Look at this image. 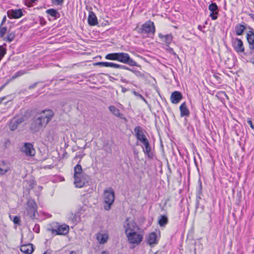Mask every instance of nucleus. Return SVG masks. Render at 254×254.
Masks as SVG:
<instances>
[{
    "mask_svg": "<svg viewBox=\"0 0 254 254\" xmlns=\"http://www.w3.org/2000/svg\"><path fill=\"white\" fill-rule=\"evenodd\" d=\"M38 115L39 116L34 120L31 125V129L34 132H38L46 127L52 119L54 113L52 110L48 109L42 110Z\"/></svg>",
    "mask_w": 254,
    "mask_h": 254,
    "instance_id": "1",
    "label": "nucleus"
},
{
    "mask_svg": "<svg viewBox=\"0 0 254 254\" xmlns=\"http://www.w3.org/2000/svg\"><path fill=\"white\" fill-rule=\"evenodd\" d=\"M89 176L82 171L81 166L77 164L74 168V184L76 188H82L89 179Z\"/></svg>",
    "mask_w": 254,
    "mask_h": 254,
    "instance_id": "2",
    "label": "nucleus"
},
{
    "mask_svg": "<svg viewBox=\"0 0 254 254\" xmlns=\"http://www.w3.org/2000/svg\"><path fill=\"white\" fill-rule=\"evenodd\" d=\"M115 200V193L111 188H108L104 190V202L105 204L104 208L106 210H109Z\"/></svg>",
    "mask_w": 254,
    "mask_h": 254,
    "instance_id": "3",
    "label": "nucleus"
},
{
    "mask_svg": "<svg viewBox=\"0 0 254 254\" xmlns=\"http://www.w3.org/2000/svg\"><path fill=\"white\" fill-rule=\"evenodd\" d=\"M52 234L56 235H65L69 231V227L67 225H60L58 223L54 222L52 224V228L48 229Z\"/></svg>",
    "mask_w": 254,
    "mask_h": 254,
    "instance_id": "4",
    "label": "nucleus"
},
{
    "mask_svg": "<svg viewBox=\"0 0 254 254\" xmlns=\"http://www.w3.org/2000/svg\"><path fill=\"white\" fill-rule=\"evenodd\" d=\"M27 215L32 219L36 218L38 214L37 205L35 201L31 198L27 200L26 207Z\"/></svg>",
    "mask_w": 254,
    "mask_h": 254,
    "instance_id": "5",
    "label": "nucleus"
},
{
    "mask_svg": "<svg viewBox=\"0 0 254 254\" xmlns=\"http://www.w3.org/2000/svg\"><path fill=\"white\" fill-rule=\"evenodd\" d=\"M117 61L121 63L128 64L130 66H136V63L130 58L129 55L126 53H118Z\"/></svg>",
    "mask_w": 254,
    "mask_h": 254,
    "instance_id": "6",
    "label": "nucleus"
},
{
    "mask_svg": "<svg viewBox=\"0 0 254 254\" xmlns=\"http://www.w3.org/2000/svg\"><path fill=\"white\" fill-rule=\"evenodd\" d=\"M140 30L142 33L153 35L155 32V27L153 22L148 20L142 25Z\"/></svg>",
    "mask_w": 254,
    "mask_h": 254,
    "instance_id": "7",
    "label": "nucleus"
},
{
    "mask_svg": "<svg viewBox=\"0 0 254 254\" xmlns=\"http://www.w3.org/2000/svg\"><path fill=\"white\" fill-rule=\"evenodd\" d=\"M128 242L130 244L138 245L142 241L143 235L136 232L128 233L126 235Z\"/></svg>",
    "mask_w": 254,
    "mask_h": 254,
    "instance_id": "8",
    "label": "nucleus"
},
{
    "mask_svg": "<svg viewBox=\"0 0 254 254\" xmlns=\"http://www.w3.org/2000/svg\"><path fill=\"white\" fill-rule=\"evenodd\" d=\"M126 235L132 232H136L139 230L137 224L133 221H129L128 219L126 220L124 224Z\"/></svg>",
    "mask_w": 254,
    "mask_h": 254,
    "instance_id": "9",
    "label": "nucleus"
},
{
    "mask_svg": "<svg viewBox=\"0 0 254 254\" xmlns=\"http://www.w3.org/2000/svg\"><path fill=\"white\" fill-rule=\"evenodd\" d=\"M21 151L24 153L26 156H34L35 155V150L33 147V145L30 143H25L24 145L21 148Z\"/></svg>",
    "mask_w": 254,
    "mask_h": 254,
    "instance_id": "10",
    "label": "nucleus"
},
{
    "mask_svg": "<svg viewBox=\"0 0 254 254\" xmlns=\"http://www.w3.org/2000/svg\"><path fill=\"white\" fill-rule=\"evenodd\" d=\"M134 135L138 140L142 143L148 139L144 134L145 131L140 127H136L134 129Z\"/></svg>",
    "mask_w": 254,
    "mask_h": 254,
    "instance_id": "11",
    "label": "nucleus"
},
{
    "mask_svg": "<svg viewBox=\"0 0 254 254\" xmlns=\"http://www.w3.org/2000/svg\"><path fill=\"white\" fill-rule=\"evenodd\" d=\"M249 30L247 31L246 38L249 44L250 49L254 50V30L249 27Z\"/></svg>",
    "mask_w": 254,
    "mask_h": 254,
    "instance_id": "12",
    "label": "nucleus"
},
{
    "mask_svg": "<svg viewBox=\"0 0 254 254\" xmlns=\"http://www.w3.org/2000/svg\"><path fill=\"white\" fill-rule=\"evenodd\" d=\"M233 47L238 53H243L245 51V48L243 41L237 38L233 41Z\"/></svg>",
    "mask_w": 254,
    "mask_h": 254,
    "instance_id": "13",
    "label": "nucleus"
},
{
    "mask_svg": "<svg viewBox=\"0 0 254 254\" xmlns=\"http://www.w3.org/2000/svg\"><path fill=\"white\" fill-rule=\"evenodd\" d=\"M158 37L160 39L161 42L165 45L166 46L169 47L173 41V36L172 34L163 35L162 33L158 34Z\"/></svg>",
    "mask_w": 254,
    "mask_h": 254,
    "instance_id": "14",
    "label": "nucleus"
},
{
    "mask_svg": "<svg viewBox=\"0 0 254 254\" xmlns=\"http://www.w3.org/2000/svg\"><path fill=\"white\" fill-rule=\"evenodd\" d=\"M209 10L211 11L210 17L212 20H216L217 18L218 12V6L215 3H211L208 7Z\"/></svg>",
    "mask_w": 254,
    "mask_h": 254,
    "instance_id": "15",
    "label": "nucleus"
},
{
    "mask_svg": "<svg viewBox=\"0 0 254 254\" xmlns=\"http://www.w3.org/2000/svg\"><path fill=\"white\" fill-rule=\"evenodd\" d=\"M20 250L22 254H31L34 251L33 245L32 244L23 245Z\"/></svg>",
    "mask_w": 254,
    "mask_h": 254,
    "instance_id": "16",
    "label": "nucleus"
},
{
    "mask_svg": "<svg viewBox=\"0 0 254 254\" xmlns=\"http://www.w3.org/2000/svg\"><path fill=\"white\" fill-rule=\"evenodd\" d=\"M96 238L100 244H104L107 242L109 236L106 233L99 232L96 234Z\"/></svg>",
    "mask_w": 254,
    "mask_h": 254,
    "instance_id": "17",
    "label": "nucleus"
},
{
    "mask_svg": "<svg viewBox=\"0 0 254 254\" xmlns=\"http://www.w3.org/2000/svg\"><path fill=\"white\" fill-rule=\"evenodd\" d=\"M21 115H18V118L17 119V124H20L26 120L30 116L29 112L25 110L21 111Z\"/></svg>",
    "mask_w": 254,
    "mask_h": 254,
    "instance_id": "18",
    "label": "nucleus"
},
{
    "mask_svg": "<svg viewBox=\"0 0 254 254\" xmlns=\"http://www.w3.org/2000/svg\"><path fill=\"white\" fill-rule=\"evenodd\" d=\"M88 22L90 26H95L98 24L97 17L93 11L89 12Z\"/></svg>",
    "mask_w": 254,
    "mask_h": 254,
    "instance_id": "19",
    "label": "nucleus"
},
{
    "mask_svg": "<svg viewBox=\"0 0 254 254\" xmlns=\"http://www.w3.org/2000/svg\"><path fill=\"white\" fill-rule=\"evenodd\" d=\"M180 110L181 112V116L184 117H188L190 115V111L188 109L186 103L184 102L180 107Z\"/></svg>",
    "mask_w": 254,
    "mask_h": 254,
    "instance_id": "20",
    "label": "nucleus"
},
{
    "mask_svg": "<svg viewBox=\"0 0 254 254\" xmlns=\"http://www.w3.org/2000/svg\"><path fill=\"white\" fill-rule=\"evenodd\" d=\"M110 111L115 116L119 117L121 119H124V115L121 114L120 110L114 106H110L109 107Z\"/></svg>",
    "mask_w": 254,
    "mask_h": 254,
    "instance_id": "21",
    "label": "nucleus"
},
{
    "mask_svg": "<svg viewBox=\"0 0 254 254\" xmlns=\"http://www.w3.org/2000/svg\"><path fill=\"white\" fill-rule=\"evenodd\" d=\"M202 186L200 183L199 187L197 189L196 199V208H197L199 204V200L201 199L202 196Z\"/></svg>",
    "mask_w": 254,
    "mask_h": 254,
    "instance_id": "22",
    "label": "nucleus"
},
{
    "mask_svg": "<svg viewBox=\"0 0 254 254\" xmlns=\"http://www.w3.org/2000/svg\"><path fill=\"white\" fill-rule=\"evenodd\" d=\"M148 243L152 245L157 243V236L155 232L150 233L148 238Z\"/></svg>",
    "mask_w": 254,
    "mask_h": 254,
    "instance_id": "23",
    "label": "nucleus"
},
{
    "mask_svg": "<svg viewBox=\"0 0 254 254\" xmlns=\"http://www.w3.org/2000/svg\"><path fill=\"white\" fill-rule=\"evenodd\" d=\"M246 27L244 24H238L235 26V32L237 35H241L246 29Z\"/></svg>",
    "mask_w": 254,
    "mask_h": 254,
    "instance_id": "24",
    "label": "nucleus"
},
{
    "mask_svg": "<svg viewBox=\"0 0 254 254\" xmlns=\"http://www.w3.org/2000/svg\"><path fill=\"white\" fill-rule=\"evenodd\" d=\"M168 222V217L166 215H161L158 219V224L160 227L165 226Z\"/></svg>",
    "mask_w": 254,
    "mask_h": 254,
    "instance_id": "25",
    "label": "nucleus"
},
{
    "mask_svg": "<svg viewBox=\"0 0 254 254\" xmlns=\"http://www.w3.org/2000/svg\"><path fill=\"white\" fill-rule=\"evenodd\" d=\"M7 126L9 129L14 131L16 129V118L14 117L10 121L7 123Z\"/></svg>",
    "mask_w": 254,
    "mask_h": 254,
    "instance_id": "26",
    "label": "nucleus"
},
{
    "mask_svg": "<svg viewBox=\"0 0 254 254\" xmlns=\"http://www.w3.org/2000/svg\"><path fill=\"white\" fill-rule=\"evenodd\" d=\"M8 171V167L5 165L4 161L0 164V174L3 175Z\"/></svg>",
    "mask_w": 254,
    "mask_h": 254,
    "instance_id": "27",
    "label": "nucleus"
},
{
    "mask_svg": "<svg viewBox=\"0 0 254 254\" xmlns=\"http://www.w3.org/2000/svg\"><path fill=\"white\" fill-rule=\"evenodd\" d=\"M118 53H113L107 54L105 59L108 60L117 61Z\"/></svg>",
    "mask_w": 254,
    "mask_h": 254,
    "instance_id": "28",
    "label": "nucleus"
},
{
    "mask_svg": "<svg viewBox=\"0 0 254 254\" xmlns=\"http://www.w3.org/2000/svg\"><path fill=\"white\" fill-rule=\"evenodd\" d=\"M143 152L147 156V157L150 158L152 159L153 157V153L151 152V149L150 145L147 147H146V148H143Z\"/></svg>",
    "mask_w": 254,
    "mask_h": 254,
    "instance_id": "29",
    "label": "nucleus"
},
{
    "mask_svg": "<svg viewBox=\"0 0 254 254\" xmlns=\"http://www.w3.org/2000/svg\"><path fill=\"white\" fill-rule=\"evenodd\" d=\"M183 96H171V101L174 104L178 103L182 99Z\"/></svg>",
    "mask_w": 254,
    "mask_h": 254,
    "instance_id": "30",
    "label": "nucleus"
},
{
    "mask_svg": "<svg viewBox=\"0 0 254 254\" xmlns=\"http://www.w3.org/2000/svg\"><path fill=\"white\" fill-rule=\"evenodd\" d=\"M47 13L52 17H57L58 14L57 11L54 9H49L47 10Z\"/></svg>",
    "mask_w": 254,
    "mask_h": 254,
    "instance_id": "31",
    "label": "nucleus"
},
{
    "mask_svg": "<svg viewBox=\"0 0 254 254\" xmlns=\"http://www.w3.org/2000/svg\"><path fill=\"white\" fill-rule=\"evenodd\" d=\"M7 16L9 18H16V9L7 11Z\"/></svg>",
    "mask_w": 254,
    "mask_h": 254,
    "instance_id": "32",
    "label": "nucleus"
},
{
    "mask_svg": "<svg viewBox=\"0 0 254 254\" xmlns=\"http://www.w3.org/2000/svg\"><path fill=\"white\" fill-rule=\"evenodd\" d=\"M2 25L0 26V37L2 38L5 35L7 31V28L6 27H2Z\"/></svg>",
    "mask_w": 254,
    "mask_h": 254,
    "instance_id": "33",
    "label": "nucleus"
},
{
    "mask_svg": "<svg viewBox=\"0 0 254 254\" xmlns=\"http://www.w3.org/2000/svg\"><path fill=\"white\" fill-rule=\"evenodd\" d=\"M12 213H13L12 211H11L10 213H9V216L10 219L13 221L14 224V228H16V215H13Z\"/></svg>",
    "mask_w": 254,
    "mask_h": 254,
    "instance_id": "34",
    "label": "nucleus"
},
{
    "mask_svg": "<svg viewBox=\"0 0 254 254\" xmlns=\"http://www.w3.org/2000/svg\"><path fill=\"white\" fill-rule=\"evenodd\" d=\"M5 54V51L4 48L2 46H0V61L4 56Z\"/></svg>",
    "mask_w": 254,
    "mask_h": 254,
    "instance_id": "35",
    "label": "nucleus"
},
{
    "mask_svg": "<svg viewBox=\"0 0 254 254\" xmlns=\"http://www.w3.org/2000/svg\"><path fill=\"white\" fill-rule=\"evenodd\" d=\"M156 81L154 79H152V87L153 88V89L154 90H155L156 93L157 94H158L159 95H160V93L158 90V88H157V87L156 86Z\"/></svg>",
    "mask_w": 254,
    "mask_h": 254,
    "instance_id": "36",
    "label": "nucleus"
},
{
    "mask_svg": "<svg viewBox=\"0 0 254 254\" xmlns=\"http://www.w3.org/2000/svg\"><path fill=\"white\" fill-rule=\"evenodd\" d=\"M23 11H24V10H23L22 9H17V19L23 16Z\"/></svg>",
    "mask_w": 254,
    "mask_h": 254,
    "instance_id": "37",
    "label": "nucleus"
},
{
    "mask_svg": "<svg viewBox=\"0 0 254 254\" xmlns=\"http://www.w3.org/2000/svg\"><path fill=\"white\" fill-rule=\"evenodd\" d=\"M116 68H121V69H126V70H130L129 68H128V67L126 66V65H121V64H117V65H116Z\"/></svg>",
    "mask_w": 254,
    "mask_h": 254,
    "instance_id": "38",
    "label": "nucleus"
},
{
    "mask_svg": "<svg viewBox=\"0 0 254 254\" xmlns=\"http://www.w3.org/2000/svg\"><path fill=\"white\" fill-rule=\"evenodd\" d=\"M69 218L71 219L72 222H75L77 221L76 215H73L72 213L69 214Z\"/></svg>",
    "mask_w": 254,
    "mask_h": 254,
    "instance_id": "39",
    "label": "nucleus"
},
{
    "mask_svg": "<svg viewBox=\"0 0 254 254\" xmlns=\"http://www.w3.org/2000/svg\"><path fill=\"white\" fill-rule=\"evenodd\" d=\"M96 64L102 67H108V62H98Z\"/></svg>",
    "mask_w": 254,
    "mask_h": 254,
    "instance_id": "40",
    "label": "nucleus"
},
{
    "mask_svg": "<svg viewBox=\"0 0 254 254\" xmlns=\"http://www.w3.org/2000/svg\"><path fill=\"white\" fill-rule=\"evenodd\" d=\"M14 37L15 35L14 34L11 33L9 34L6 37L7 40L9 42H11L14 39Z\"/></svg>",
    "mask_w": 254,
    "mask_h": 254,
    "instance_id": "41",
    "label": "nucleus"
},
{
    "mask_svg": "<svg viewBox=\"0 0 254 254\" xmlns=\"http://www.w3.org/2000/svg\"><path fill=\"white\" fill-rule=\"evenodd\" d=\"M52 2L57 5H61L64 0H51Z\"/></svg>",
    "mask_w": 254,
    "mask_h": 254,
    "instance_id": "42",
    "label": "nucleus"
},
{
    "mask_svg": "<svg viewBox=\"0 0 254 254\" xmlns=\"http://www.w3.org/2000/svg\"><path fill=\"white\" fill-rule=\"evenodd\" d=\"M116 65H117V64H115V63H113L108 62V67H113V68H116Z\"/></svg>",
    "mask_w": 254,
    "mask_h": 254,
    "instance_id": "43",
    "label": "nucleus"
},
{
    "mask_svg": "<svg viewBox=\"0 0 254 254\" xmlns=\"http://www.w3.org/2000/svg\"><path fill=\"white\" fill-rule=\"evenodd\" d=\"M142 143L144 146L145 148H146V147H147L150 145L148 140H147L146 141L142 142Z\"/></svg>",
    "mask_w": 254,
    "mask_h": 254,
    "instance_id": "44",
    "label": "nucleus"
},
{
    "mask_svg": "<svg viewBox=\"0 0 254 254\" xmlns=\"http://www.w3.org/2000/svg\"><path fill=\"white\" fill-rule=\"evenodd\" d=\"M248 124L252 128V129H254V126L253 124V122L252 121L249 119L248 121Z\"/></svg>",
    "mask_w": 254,
    "mask_h": 254,
    "instance_id": "45",
    "label": "nucleus"
},
{
    "mask_svg": "<svg viewBox=\"0 0 254 254\" xmlns=\"http://www.w3.org/2000/svg\"><path fill=\"white\" fill-rule=\"evenodd\" d=\"M34 231L36 233H39L40 231V228L39 226H35L33 229Z\"/></svg>",
    "mask_w": 254,
    "mask_h": 254,
    "instance_id": "46",
    "label": "nucleus"
},
{
    "mask_svg": "<svg viewBox=\"0 0 254 254\" xmlns=\"http://www.w3.org/2000/svg\"><path fill=\"white\" fill-rule=\"evenodd\" d=\"M171 95H181V94L179 91H174L172 93Z\"/></svg>",
    "mask_w": 254,
    "mask_h": 254,
    "instance_id": "47",
    "label": "nucleus"
},
{
    "mask_svg": "<svg viewBox=\"0 0 254 254\" xmlns=\"http://www.w3.org/2000/svg\"><path fill=\"white\" fill-rule=\"evenodd\" d=\"M29 188H28L29 189H32L33 187V185H34V182L33 181H30L29 182Z\"/></svg>",
    "mask_w": 254,
    "mask_h": 254,
    "instance_id": "48",
    "label": "nucleus"
},
{
    "mask_svg": "<svg viewBox=\"0 0 254 254\" xmlns=\"http://www.w3.org/2000/svg\"><path fill=\"white\" fill-rule=\"evenodd\" d=\"M24 73V72L19 71L18 72H17L16 76H17V77L19 76L23 75Z\"/></svg>",
    "mask_w": 254,
    "mask_h": 254,
    "instance_id": "49",
    "label": "nucleus"
},
{
    "mask_svg": "<svg viewBox=\"0 0 254 254\" xmlns=\"http://www.w3.org/2000/svg\"><path fill=\"white\" fill-rule=\"evenodd\" d=\"M5 21H6V17L4 16L3 19H2V21H1L0 25H2L3 24H4V23L5 22Z\"/></svg>",
    "mask_w": 254,
    "mask_h": 254,
    "instance_id": "50",
    "label": "nucleus"
},
{
    "mask_svg": "<svg viewBox=\"0 0 254 254\" xmlns=\"http://www.w3.org/2000/svg\"><path fill=\"white\" fill-rule=\"evenodd\" d=\"M168 47V48L167 49V50L168 51H169L170 53H172L174 52L173 49L172 48L169 47V46Z\"/></svg>",
    "mask_w": 254,
    "mask_h": 254,
    "instance_id": "51",
    "label": "nucleus"
},
{
    "mask_svg": "<svg viewBox=\"0 0 254 254\" xmlns=\"http://www.w3.org/2000/svg\"><path fill=\"white\" fill-rule=\"evenodd\" d=\"M248 15L253 20H254V14L249 13Z\"/></svg>",
    "mask_w": 254,
    "mask_h": 254,
    "instance_id": "52",
    "label": "nucleus"
},
{
    "mask_svg": "<svg viewBox=\"0 0 254 254\" xmlns=\"http://www.w3.org/2000/svg\"><path fill=\"white\" fill-rule=\"evenodd\" d=\"M133 154L135 156H138V152L136 150H134Z\"/></svg>",
    "mask_w": 254,
    "mask_h": 254,
    "instance_id": "53",
    "label": "nucleus"
},
{
    "mask_svg": "<svg viewBox=\"0 0 254 254\" xmlns=\"http://www.w3.org/2000/svg\"><path fill=\"white\" fill-rule=\"evenodd\" d=\"M20 219L19 218H18V217H17V220H16L17 225L20 224Z\"/></svg>",
    "mask_w": 254,
    "mask_h": 254,
    "instance_id": "54",
    "label": "nucleus"
},
{
    "mask_svg": "<svg viewBox=\"0 0 254 254\" xmlns=\"http://www.w3.org/2000/svg\"><path fill=\"white\" fill-rule=\"evenodd\" d=\"M217 97L218 99L220 100L221 101H222V102L223 103V101L220 96H217Z\"/></svg>",
    "mask_w": 254,
    "mask_h": 254,
    "instance_id": "55",
    "label": "nucleus"
},
{
    "mask_svg": "<svg viewBox=\"0 0 254 254\" xmlns=\"http://www.w3.org/2000/svg\"><path fill=\"white\" fill-rule=\"evenodd\" d=\"M4 98H5L4 97H1L0 98V104L2 102V101L4 100Z\"/></svg>",
    "mask_w": 254,
    "mask_h": 254,
    "instance_id": "56",
    "label": "nucleus"
},
{
    "mask_svg": "<svg viewBox=\"0 0 254 254\" xmlns=\"http://www.w3.org/2000/svg\"><path fill=\"white\" fill-rule=\"evenodd\" d=\"M36 84H37V83H35V84H33V85H32V86H30L29 87V88L30 89H31V88H33V87H34Z\"/></svg>",
    "mask_w": 254,
    "mask_h": 254,
    "instance_id": "57",
    "label": "nucleus"
},
{
    "mask_svg": "<svg viewBox=\"0 0 254 254\" xmlns=\"http://www.w3.org/2000/svg\"><path fill=\"white\" fill-rule=\"evenodd\" d=\"M6 83H5L4 84L1 86V87H0V90H1L4 87V86L6 85Z\"/></svg>",
    "mask_w": 254,
    "mask_h": 254,
    "instance_id": "58",
    "label": "nucleus"
},
{
    "mask_svg": "<svg viewBox=\"0 0 254 254\" xmlns=\"http://www.w3.org/2000/svg\"><path fill=\"white\" fill-rule=\"evenodd\" d=\"M69 254H76L74 251H71Z\"/></svg>",
    "mask_w": 254,
    "mask_h": 254,
    "instance_id": "59",
    "label": "nucleus"
},
{
    "mask_svg": "<svg viewBox=\"0 0 254 254\" xmlns=\"http://www.w3.org/2000/svg\"><path fill=\"white\" fill-rule=\"evenodd\" d=\"M37 0H30V1L31 2H34L36 1Z\"/></svg>",
    "mask_w": 254,
    "mask_h": 254,
    "instance_id": "60",
    "label": "nucleus"
},
{
    "mask_svg": "<svg viewBox=\"0 0 254 254\" xmlns=\"http://www.w3.org/2000/svg\"><path fill=\"white\" fill-rule=\"evenodd\" d=\"M101 254H108V253L106 252H103Z\"/></svg>",
    "mask_w": 254,
    "mask_h": 254,
    "instance_id": "61",
    "label": "nucleus"
},
{
    "mask_svg": "<svg viewBox=\"0 0 254 254\" xmlns=\"http://www.w3.org/2000/svg\"><path fill=\"white\" fill-rule=\"evenodd\" d=\"M139 97H140V98H141V99H142V100H144V101H145V100H144V98H143V96H139Z\"/></svg>",
    "mask_w": 254,
    "mask_h": 254,
    "instance_id": "62",
    "label": "nucleus"
},
{
    "mask_svg": "<svg viewBox=\"0 0 254 254\" xmlns=\"http://www.w3.org/2000/svg\"><path fill=\"white\" fill-rule=\"evenodd\" d=\"M78 213L80 215L82 214V212H80H80H78Z\"/></svg>",
    "mask_w": 254,
    "mask_h": 254,
    "instance_id": "63",
    "label": "nucleus"
},
{
    "mask_svg": "<svg viewBox=\"0 0 254 254\" xmlns=\"http://www.w3.org/2000/svg\"><path fill=\"white\" fill-rule=\"evenodd\" d=\"M226 98H227V99H228V96H226Z\"/></svg>",
    "mask_w": 254,
    "mask_h": 254,
    "instance_id": "64",
    "label": "nucleus"
}]
</instances>
